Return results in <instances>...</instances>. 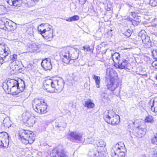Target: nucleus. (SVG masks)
Listing matches in <instances>:
<instances>
[{"mask_svg":"<svg viewBox=\"0 0 157 157\" xmlns=\"http://www.w3.org/2000/svg\"><path fill=\"white\" fill-rule=\"evenodd\" d=\"M14 81V80L10 79L8 80L6 82L7 85H8V86H9L10 89L12 90L11 93H12V94L13 95H17L20 93V90H14L13 82Z\"/></svg>","mask_w":157,"mask_h":157,"instance_id":"nucleus-17","label":"nucleus"},{"mask_svg":"<svg viewBox=\"0 0 157 157\" xmlns=\"http://www.w3.org/2000/svg\"><path fill=\"white\" fill-rule=\"evenodd\" d=\"M69 135L70 136V140L72 142H82L83 140H86L82 137L81 133L78 132H71Z\"/></svg>","mask_w":157,"mask_h":157,"instance_id":"nucleus-9","label":"nucleus"},{"mask_svg":"<svg viewBox=\"0 0 157 157\" xmlns=\"http://www.w3.org/2000/svg\"><path fill=\"white\" fill-rule=\"evenodd\" d=\"M17 58V55L15 54H13L12 55H11L10 58V60L12 61H15L16 60Z\"/></svg>","mask_w":157,"mask_h":157,"instance_id":"nucleus-42","label":"nucleus"},{"mask_svg":"<svg viewBox=\"0 0 157 157\" xmlns=\"http://www.w3.org/2000/svg\"><path fill=\"white\" fill-rule=\"evenodd\" d=\"M111 58L115 63H117L120 60V54L117 52H115L114 53H112L111 55Z\"/></svg>","mask_w":157,"mask_h":157,"instance_id":"nucleus-25","label":"nucleus"},{"mask_svg":"<svg viewBox=\"0 0 157 157\" xmlns=\"http://www.w3.org/2000/svg\"><path fill=\"white\" fill-rule=\"evenodd\" d=\"M83 49V50H86V51L89 52L90 51V47L89 45H87L85 46H83L82 47Z\"/></svg>","mask_w":157,"mask_h":157,"instance_id":"nucleus-44","label":"nucleus"},{"mask_svg":"<svg viewBox=\"0 0 157 157\" xmlns=\"http://www.w3.org/2000/svg\"><path fill=\"white\" fill-rule=\"evenodd\" d=\"M155 78L157 80V73L156 74Z\"/></svg>","mask_w":157,"mask_h":157,"instance_id":"nucleus-51","label":"nucleus"},{"mask_svg":"<svg viewBox=\"0 0 157 157\" xmlns=\"http://www.w3.org/2000/svg\"><path fill=\"white\" fill-rule=\"evenodd\" d=\"M86 0H85V1H86ZM84 1V2H86V1Z\"/></svg>","mask_w":157,"mask_h":157,"instance_id":"nucleus-58","label":"nucleus"},{"mask_svg":"<svg viewBox=\"0 0 157 157\" xmlns=\"http://www.w3.org/2000/svg\"><path fill=\"white\" fill-rule=\"evenodd\" d=\"M20 84H22L21 86V89H20V91L22 92L25 87V82L22 79L20 78Z\"/></svg>","mask_w":157,"mask_h":157,"instance_id":"nucleus-38","label":"nucleus"},{"mask_svg":"<svg viewBox=\"0 0 157 157\" xmlns=\"http://www.w3.org/2000/svg\"><path fill=\"white\" fill-rule=\"evenodd\" d=\"M51 156L55 157H67L65 151L62 148L59 147L53 149L50 153Z\"/></svg>","mask_w":157,"mask_h":157,"instance_id":"nucleus-11","label":"nucleus"},{"mask_svg":"<svg viewBox=\"0 0 157 157\" xmlns=\"http://www.w3.org/2000/svg\"><path fill=\"white\" fill-rule=\"evenodd\" d=\"M104 119L106 122L112 125L117 124L120 121V117L112 110L104 113Z\"/></svg>","mask_w":157,"mask_h":157,"instance_id":"nucleus-5","label":"nucleus"},{"mask_svg":"<svg viewBox=\"0 0 157 157\" xmlns=\"http://www.w3.org/2000/svg\"><path fill=\"white\" fill-rule=\"evenodd\" d=\"M9 143V136L6 132H0V147L6 148Z\"/></svg>","mask_w":157,"mask_h":157,"instance_id":"nucleus-7","label":"nucleus"},{"mask_svg":"<svg viewBox=\"0 0 157 157\" xmlns=\"http://www.w3.org/2000/svg\"><path fill=\"white\" fill-rule=\"evenodd\" d=\"M36 123V119L33 116L30 117L24 124L29 127H33Z\"/></svg>","mask_w":157,"mask_h":157,"instance_id":"nucleus-21","label":"nucleus"},{"mask_svg":"<svg viewBox=\"0 0 157 157\" xmlns=\"http://www.w3.org/2000/svg\"><path fill=\"white\" fill-rule=\"evenodd\" d=\"M84 106L87 107L88 108H93L94 107V104L90 100L85 101Z\"/></svg>","mask_w":157,"mask_h":157,"instance_id":"nucleus-29","label":"nucleus"},{"mask_svg":"<svg viewBox=\"0 0 157 157\" xmlns=\"http://www.w3.org/2000/svg\"><path fill=\"white\" fill-rule=\"evenodd\" d=\"M88 139H91V140H90L91 142H92V138H88Z\"/></svg>","mask_w":157,"mask_h":157,"instance_id":"nucleus-53","label":"nucleus"},{"mask_svg":"<svg viewBox=\"0 0 157 157\" xmlns=\"http://www.w3.org/2000/svg\"><path fill=\"white\" fill-rule=\"evenodd\" d=\"M151 110L157 115V97L151 99L149 102Z\"/></svg>","mask_w":157,"mask_h":157,"instance_id":"nucleus-19","label":"nucleus"},{"mask_svg":"<svg viewBox=\"0 0 157 157\" xmlns=\"http://www.w3.org/2000/svg\"><path fill=\"white\" fill-rule=\"evenodd\" d=\"M132 23L133 25H137L139 24V22L135 20H131Z\"/></svg>","mask_w":157,"mask_h":157,"instance_id":"nucleus-48","label":"nucleus"},{"mask_svg":"<svg viewBox=\"0 0 157 157\" xmlns=\"http://www.w3.org/2000/svg\"><path fill=\"white\" fill-rule=\"evenodd\" d=\"M143 42L145 44H147V48H150L152 46V43L151 41L150 38L147 36L144 38L143 37L142 38Z\"/></svg>","mask_w":157,"mask_h":157,"instance_id":"nucleus-24","label":"nucleus"},{"mask_svg":"<svg viewBox=\"0 0 157 157\" xmlns=\"http://www.w3.org/2000/svg\"><path fill=\"white\" fill-rule=\"evenodd\" d=\"M118 79H111L107 85V88L111 91H114L119 86Z\"/></svg>","mask_w":157,"mask_h":157,"instance_id":"nucleus-13","label":"nucleus"},{"mask_svg":"<svg viewBox=\"0 0 157 157\" xmlns=\"http://www.w3.org/2000/svg\"><path fill=\"white\" fill-rule=\"evenodd\" d=\"M128 19H129V20H130V21H131V20H132V18H129Z\"/></svg>","mask_w":157,"mask_h":157,"instance_id":"nucleus-52","label":"nucleus"},{"mask_svg":"<svg viewBox=\"0 0 157 157\" xmlns=\"http://www.w3.org/2000/svg\"><path fill=\"white\" fill-rule=\"evenodd\" d=\"M152 65L154 68L157 69V61L153 62L152 63Z\"/></svg>","mask_w":157,"mask_h":157,"instance_id":"nucleus-46","label":"nucleus"},{"mask_svg":"<svg viewBox=\"0 0 157 157\" xmlns=\"http://www.w3.org/2000/svg\"><path fill=\"white\" fill-rule=\"evenodd\" d=\"M14 90H19V83L18 81H17L16 80H14Z\"/></svg>","mask_w":157,"mask_h":157,"instance_id":"nucleus-37","label":"nucleus"},{"mask_svg":"<svg viewBox=\"0 0 157 157\" xmlns=\"http://www.w3.org/2000/svg\"><path fill=\"white\" fill-rule=\"evenodd\" d=\"M129 64L127 60L123 59L119 60L117 63H115V66L120 69H126Z\"/></svg>","mask_w":157,"mask_h":157,"instance_id":"nucleus-15","label":"nucleus"},{"mask_svg":"<svg viewBox=\"0 0 157 157\" xmlns=\"http://www.w3.org/2000/svg\"><path fill=\"white\" fill-rule=\"evenodd\" d=\"M132 33V31L130 29H128L127 32L125 33V35L126 36L128 37H129Z\"/></svg>","mask_w":157,"mask_h":157,"instance_id":"nucleus-41","label":"nucleus"},{"mask_svg":"<svg viewBox=\"0 0 157 157\" xmlns=\"http://www.w3.org/2000/svg\"><path fill=\"white\" fill-rule=\"evenodd\" d=\"M32 105L34 109L37 113L40 114L46 113L47 105L43 100L35 98L32 102Z\"/></svg>","mask_w":157,"mask_h":157,"instance_id":"nucleus-4","label":"nucleus"},{"mask_svg":"<svg viewBox=\"0 0 157 157\" xmlns=\"http://www.w3.org/2000/svg\"><path fill=\"white\" fill-rule=\"evenodd\" d=\"M10 52V50L6 45H0V64L3 63L4 58H5Z\"/></svg>","mask_w":157,"mask_h":157,"instance_id":"nucleus-10","label":"nucleus"},{"mask_svg":"<svg viewBox=\"0 0 157 157\" xmlns=\"http://www.w3.org/2000/svg\"><path fill=\"white\" fill-rule=\"evenodd\" d=\"M18 135L19 136H20V133H18Z\"/></svg>","mask_w":157,"mask_h":157,"instance_id":"nucleus-56","label":"nucleus"},{"mask_svg":"<svg viewBox=\"0 0 157 157\" xmlns=\"http://www.w3.org/2000/svg\"><path fill=\"white\" fill-rule=\"evenodd\" d=\"M131 15L132 16V17L134 18H135L136 17V14L134 12H132L131 13Z\"/></svg>","mask_w":157,"mask_h":157,"instance_id":"nucleus-49","label":"nucleus"},{"mask_svg":"<svg viewBox=\"0 0 157 157\" xmlns=\"http://www.w3.org/2000/svg\"><path fill=\"white\" fill-rule=\"evenodd\" d=\"M145 120V121L146 122L153 123L154 122L152 117L151 116H149L147 117Z\"/></svg>","mask_w":157,"mask_h":157,"instance_id":"nucleus-36","label":"nucleus"},{"mask_svg":"<svg viewBox=\"0 0 157 157\" xmlns=\"http://www.w3.org/2000/svg\"><path fill=\"white\" fill-rule=\"evenodd\" d=\"M106 77L109 79H118L117 73L112 67L108 68L106 70Z\"/></svg>","mask_w":157,"mask_h":157,"instance_id":"nucleus-12","label":"nucleus"},{"mask_svg":"<svg viewBox=\"0 0 157 157\" xmlns=\"http://www.w3.org/2000/svg\"><path fill=\"white\" fill-rule=\"evenodd\" d=\"M32 115L28 111L25 110L24 112L21 115V121L24 123Z\"/></svg>","mask_w":157,"mask_h":157,"instance_id":"nucleus-23","label":"nucleus"},{"mask_svg":"<svg viewBox=\"0 0 157 157\" xmlns=\"http://www.w3.org/2000/svg\"><path fill=\"white\" fill-rule=\"evenodd\" d=\"M152 155H153V157H157V151L155 149L152 152Z\"/></svg>","mask_w":157,"mask_h":157,"instance_id":"nucleus-47","label":"nucleus"},{"mask_svg":"<svg viewBox=\"0 0 157 157\" xmlns=\"http://www.w3.org/2000/svg\"><path fill=\"white\" fill-rule=\"evenodd\" d=\"M79 52V51L78 49L67 46L62 49L60 56L64 63L67 64H71L78 58Z\"/></svg>","mask_w":157,"mask_h":157,"instance_id":"nucleus-1","label":"nucleus"},{"mask_svg":"<svg viewBox=\"0 0 157 157\" xmlns=\"http://www.w3.org/2000/svg\"><path fill=\"white\" fill-rule=\"evenodd\" d=\"M126 150L124 144L120 142L114 145L111 151L112 157H124Z\"/></svg>","mask_w":157,"mask_h":157,"instance_id":"nucleus-3","label":"nucleus"},{"mask_svg":"<svg viewBox=\"0 0 157 157\" xmlns=\"http://www.w3.org/2000/svg\"><path fill=\"white\" fill-rule=\"evenodd\" d=\"M92 78L94 80L96 85V87L99 88L100 87L101 79L99 76H97L95 75H93L92 76Z\"/></svg>","mask_w":157,"mask_h":157,"instance_id":"nucleus-26","label":"nucleus"},{"mask_svg":"<svg viewBox=\"0 0 157 157\" xmlns=\"http://www.w3.org/2000/svg\"><path fill=\"white\" fill-rule=\"evenodd\" d=\"M13 5L15 7H19L20 2L18 0H15L13 3Z\"/></svg>","mask_w":157,"mask_h":157,"instance_id":"nucleus-39","label":"nucleus"},{"mask_svg":"<svg viewBox=\"0 0 157 157\" xmlns=\"http://www.w3.org/2000/svg\"><path fill=\"white\" fill-rule=\"evenodd\" d=\"M132 124L134 125L133 126L135 128H136V129L140 128V124L139 122V120H135L134 122H132Z\"/></svg>","mask_w":157,"mask_h":157,"instance_id":"nucleus-35","label":"nucleus"},{"mask_svg":"<svg viewBox=\"0 0 157 157\" xmlns=\"http://www.w3.org/2000/svg\"><path fill=\"white\" fill-rule=\"evenodd\" d=\"M151 143L154 144L157 143V133H155L151 138Z\"/></svg>","mask_w":157,"mask_h":157,"instance_id":"nucleus-31","label":"nucleus"},{"mask_svg":"<svg viewBox=\"0 0 157 157\" xmlns=\"http://www.w3.org/2000/svg\"><path fill=\"white\" fill-rule=\"evenodd\" d=\"M2 87L5 91L8 93H10V94H12V93H11V91H12V90H10L9 86H8V85H7V82H4L3 83Z\"/></svg>","mask_w":157,"mask_h":157,"instance_id":"nucleus-30","label":"nucleus"},{"mask_svg":"<svg viewBox=\"0 0 157 157\" xmlns=\"http://www.w3.org/2000/svg\"><path fill=\"white\" fill-rule=\"evenodd\" d=\"M145 129L141 128H137L135 130L132 132V134L135 136L140 137H142V135L145 133Z\"/></svg>","mask_w":157,"mask_h":157,"instance_id":"nucleus-20","label":"nucleus"},{"mask_svg":"<svg viewBox=\"0 0 157 157\" xmlns=\"http://www.w3.org/2000/svg\"><path fill=\"white\" fill-rule=\"evenodd\" d=\"M21 3H24L26 6L30 7L34 6L36 2H38V0H20Z\"/></svg>","mask_w":157,"mask_h":157,"instance_id":"nucleus-22","label":"nucleus"},{"mask_svg":"<svg viewBox=\"0 0 157 157\" xmlns=\"http://www.w3.org/2000/svg\"><path fill=\"white\" fill-rule=\"evenodd\" d=\"M79 0V2H82V0Z\"/></svg>","mask_w":157,"mask_h":157,"instance_id":"nucleus-55","label":"nucleus"},{"mask_svg":"<svg viewBox=\"0 0 157 157\" xmlns=\"http://www.w3.org/2000/svg\"><path fill=\"white\" fill-rule=\"evenodd\" d=\"M27 52V51H25V52H22V53H25V52Z\"/></svg>","mask_w":157,"mask_h":157,"instance_id":"nucleus-54","label":"nucleus"},{"mask_svg":"<svg viewBox=\"0 0 157 157\" xmlns=\"http://www.w3.org/2000/svg\"><path fill=\"white\" fill-rule=\"evenodd\" d=\"M14 70L15 71H18L20 70V67L18 64L16 65L15 63H14Z\"/></svg>","mask_w":157,"mask_h":157,"instance_id":"nucleus-45","label":"nucleus"},{"mask_svg":"<svg viewBox=\"0 0 157 157\" xmlns=\"http://www.w3.org/2000/svg\"><path fill=\"white\" fill-rule=\"evenodd\" d=\"M44 85L46 90L52 88L55 92L59 93L63 88L64 82L63 79L59 78L49 79L45 80Z\"/></svg>","mask_w":157,"mask_h":157,"instance_id":"nucleus-2","label":"nucleus"},{"mask_svg":"<svg viewBox=\"0 0 157 157\" xmlns=\"http://www.w3.org/2000/svg\"><path fill=\"white\" fill-rule=\"evenodd\" d=\"M11 123L10 118L8 117H6L3 121V124L4 126L8 128L11 126Z\"/></svg>","mask_w":157,"mask_h":157,"instance_id":"nucleus-28","label":"nucleus"},{"mask_svg":"<svg viewBox=\"0 0 157 157\" xmlns=\"http://www.w3.org/2000/svg\"><path fill=\"white\" fill-rule=\"evenodd\" d=\"M97 145L98 147H105L106 144L105 143L103 140H100L98 141Z\"/></svg>","mask_w":157,"mask_h":157,"instance_id":"nucleus-32","label":"nucleus"},{"mask_svg":"<svg viewBox=\"0 0 157 157\" xmlns=\"http://www.w3.org/2000/svg\"><path fill=\"white\" fill-rule=\"evenodd\" d=\"M24 27H27L28 29L26 30L27 33L29 34L30 36H32L33 35V33H34L33 31V26L29 27V25L26 24L23 25Z\"/></svg>","mask_w":157,"mask_h":157,"instance_id":"nucleus-27","label":"nucleus"},{"mask_svg":"<svg viewBox=\"0 0 157 157\" xmlns=\"http://www.w3.org/2000/svg\"><path fill=\"white\" fill-rule=\"evenodd\" d=\"M50 89H49V90H50ZM49 89H48V90H47L48 91H49V90H48Z\"/></svg>","mask_w":157,"mask_h":157,"instance_id":"nucleus-57","label":"nucleus"},{"mask_svg":"<svg viewBox=\"0 0 157 157\" xmlns=\"http://www.w3.org/2000/svg\"><path fill=\"white\" fill-rule=\"evenodd\" d=\"M4 25L6 28L5 30H7L8 31H14L16 28L15 23L10 20L4 22Z\"/></svg>","mask_w":157,"mask_h":157,"instance_id":"nucleus-14","label":"nucleus"},{"mask_svg":"<svg viewBox=\"0 0 157 157\" xmlns=\"http://www.w3.org/2000/svg\"><path fill=\"white\" fill-rule=\"evenodd\" d=\"M35 139L33 134L30 131L22 129H20V141L23 144L25 145L31 144Z\"/></svg>","mask_w":157,"mask_h":157,"instance_id":"nucleus-6","label":"nucleus"},{"mask_svg":"<svg viewBox=\"0 0 157 157\" xmlns=\"http://www.w3.org/2000/svg\"><path fill=\"white\" fill-rule=\"evenodd\" d=\"M40 46L38 44L34 43L29 44V48L30 49L29 51L31 52H40Z\"/></svg>","mask_w":157,"mask_h":157,"instance_id":"nucleus-18","label":"nucleus"},{"mask_svg":"<svg viewBox=\"0 0 157 157\" xmlns=\"http://www.w3.org/2000/svg\"><path fill=\"white\" fill-rule=\"evenodd\" d=\"M67 126V124L64 122H60L59 124L58 125H56L55 127L56 128H63V129H64V128L66 127Z\"/></svg>","mask_w":157,"mask_h":157,"instance_id":"nucleus-34","label":"nucleus"},{"mask_svg":"<svg viewBox=\"0 0 157 157\" xmlns=\"http://www.w3.org/2000/svg\"><path fill=\"white\" fill-rule=\"evenodd\" d=\"M7 10L4 6L0 5V14H4L6 13Z\"/></svg>","mask_w":157,"mask_h":157,"instance_id":"nucleus-33","label":"nucleus"},{"mask_svg":"<svg viewBox=\"0 0 157 157\" xmlns=\"http://www.w3.org/2000/svg\"><path fill=\"white\" fill-rule=\"evenodd\" d=\"M152 56L154 58L157 59V49L153 50L152 52Z\"/></svg>","mask_w":157,"mask_h":157,"instance_id":"nucleus-40","label":"nucleus"},{"mask_svg":"<svg viewBox=\"0 0 157 157\" xmlns=\"http://www.w3.org/2000/svg\"><path fill=\"white\" fill-rule=\"evenodd\" d=\"M71 17V21H77L79 19V17L77 15H75L73 17Z\"/></svg>","mask_w":157,"mask_h":157,"instance_id":"nucleus-43","label":"nucleus"},{"mask_svg":"<svg viewBox=\"0 0 157 157\" xmlns=\"http://www.w3.org/2000/svg\"><path fill=\"white\" fill-rule=\"evenodd\" d=\"M41 66L45 71L52 69V66L50 59L47 58L43 60L41 62Z\"/></svg>","mask_w":157,"mask_h":157,"instance_id":"nucleus-16","label":"nucleus"},{"mask_svg":"<svg viewBox=\"0 0 157 157\" xmlns=\"http://www.w3.org/2000/svg\"><path fill=\"white\" fill-rule=\"evenodd\" d=\"M66 20L68 21H71V17L68 18L67 19H66Z\"/></svg>","mask_w":157,"mask_h":157,"instance_id":"nucleus-50","label":"nucleus"},{"mask_svg":"<svg viewBox=\"0 0 157 157\" xmlns=\"http://www.w3.org/2000/svg\"><path fill=\"white\" fill-rule=\"evenodd\" d=\"M52 27L51 26L48 25L47 28L44 29L42 31L41 29L40 30H38L43 37L46 39L48 41H51L53 37V31Z\"/></svg>","mask_w":157,"mask_h":157,"instance_id":"nucleus-8","label":"nucleus"}]
</instances>
